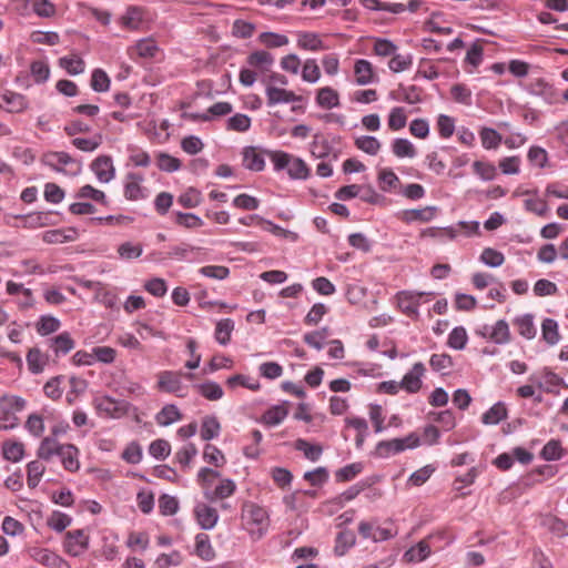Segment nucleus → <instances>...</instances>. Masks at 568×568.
I'll list each match as a JSON object with an SVG mask.
<instances>
[{"label": "nucleus", "mask_w": 568, "mask_h": 568, "mask_svg": "<svg viewBox=\"0 0 568 568\" xmlns=\"http://www.w3.org/2000/svg\"><path fill=\"white\" fill-rule=\"evenodd\" d=\"M243 518L246 519L247 525H254L255 528H250V535L254 540L261 539L268 528V514L266 509L254 504L247 503L243 507Z\"/></svg>", "instance_id": "f257e3e1"}, {"label": "nucleus", "mask_w": 568, "mask_h": 568, "mask_svg": "<svg viewBox=\"0 0 568 568\" xmlns=\"http://www.w3.org/2000/svg\"><path fill=\"white\" fill-rule=\"evenodd\" d=\"M419 443L420 439L415 433H412L404 438L382 440L376 445L374 455L376 457L387 458L393 454L404 452L406 448H416L419 446Z\"/></svg>", "instance_id": "f03ea898"}, {"label": "nucleus", "mask_w": 568, "mask_h": 568, "mask_svg": "<svg viewBox=\"0 0 568 568\" xmlns=\"http://www.w3.org/2000/svg\"><path fill=\"white\" fill-rule=\"evenodd\" d=\"M93 404L99 414L111 418H120L126 415L131 406L125 400H116L110 396L98 397Z\"/></svg>", "instance_id": "7ed1b4c3"}, {"label": "nucleus", "mask_w": 568, "mask_h": 568, "mask_svg": "<svg viewBox=\"0 0 568 568\" xmlns=\"http://www.w3.org/2000/svg\"><path fill=\"white\" fill-rule=\"evenodd\" d=\"M42 162L57 172H67L64 168L75 165L71 174L75 175L80 172V163L67 152H47L42 156Z\"/></svg>", "instance_id": "20e7f679"}, {"label": "nucleus", "mask_w": 568, "mask_h": 568, "mask_svg": "<svg viewBox=\"0 0 568 568\" xmlns=\"http://www.w3.org/2000/svg\"><path fill=\"white\" fill-rule=\"evenodd\" d=\"M433 295L426 292L402 291L396 294L398 308L410 317L418 316V305L423 296Z\"/></svg>", "instance_id": "39448f33"}, {"label": "nucleus", "mask_w": 568, "mask_h": 568, "mask_svg": "<svg viewBox=\"0 0 568 568\" xmlns=\"http://www.w3.org/2000/svg\"><path fill=\"white\" fill-rule=\"evenodd\" d=\"M27 108L28 101L24 95L7 89L0 90V109L10 113H19Z\"/></svg>", "instance_id": "423d86ee"}, {"label": "nucleus", "mask_w": 568, "mask_h": 568, "mask_svg": "<svg viewBox=\"0 0 568 568\" xmlns=\"http://www.w3.org/2000/svg\"><path fill=\"white\" fill-rule=\"evenodd\" d=\"M89 537L82 529H75L65 534L64 549L71 556H79L88 549Z\"/></svg>", "instance_id": "0eeeda50"}, {"label": "nucleus", "mask_w": 568, "mask_h": 568, "mask_svg": "<svg viewBox=\"0 0 568 568\" xmlns=\"http://www.w3.org/2000/svg\"><path fill=\"white\" fill-rule=\"evenodd\" d=\"M483 337H488L496 344H506L510 341V331L506 321L499 320L494 326L485 325L480 332Z\"/></svg>", "instance_id": "6e6552de"}, {"label": "nucleus", "mask_w": 568, "mask_h": 568, "mask_svg": "<svg viewBox=\"0 0 568 568\" xmlns=\"http://www.w3.org/2000/svg\"><path fill=\"white\" fill-rule=\"evenodd\" d=\"M91 170L102 183L110 182L115 175V169L111 156L100 155L91 163Z\"/></svg>", "instance_id": "1a4fd4ad"}, {"label": "nucleus", "mask_w": 568, "mask_h": 568, "mask_svg": "<svg viewBox=\"0 0 568 568\" xmlns=\"http://www.w3.org/2000/svg\"><path fill=\"white\" fill-rule=\"evenodd\" d=\"M194 514L197 524L204 530L214 528L219 520L217 510L206 504H197L194 508Z\"/></svg>", "instance_id": "9d476101"}, {"label": "nucleus", "mask_w": 568, "mask_h": 568, "mask_svg": "<svg viewBox=\"0 0 568 568\" xmlns=\"http://www.w3.org/2000/svg\"><path fill=\"white\" fill-rule=\"evenodd\" d=\"M158 387L160 390L182 396L180 394V392L182 390L181 373L172 371H164L160 373Z\"/></svg>", "instance_id": "9b49d317"}, {"label": "nucleus", "mask_w": 568, "mask_h": 568, "mask_svg": "<svg viewBox=\"0 0 568 568\" xmlns=\"http://www.w3.org/2000/svg\"><path fill=\"white\" fill-rule=\"evenodd\" d=\"M424 364L418 362L415 363L412 371L408 372L400 382V387L406 389L408 393H416L422 387L420 377L424 375Z\"/></svg>", "instance_id": "f8f14e48"}, {"label": "nucleus", "mask_w": 568, "mask_h": 568, "mask_svg": "<svg viewBox=\"0 0 568 568\" xmlns=\"http://www.w3.org/2000/svg\"><path fill=\"white\" fill-rule=\"evenodd\" d=\"M265 93L267 97L268 105H275L278 103H291L302 100V97L296 95L293 91L276 88L273 85H267Z\"/></svg>", "instance_id": "ddd939ff"}, {"label": "nucleus", "mask_w": 568, "mask_h": 568, "mask_svg": "<svg viewBox=\"0 0 568 568\" xmlns=\"http://www.w3.org/2000/svg\"><path fill=\"white\" fill-rule=\"evenodd\" d=\"M297 47L308 51H322L327 49L318 33L307 31L297 33Z\"/></svg>", "instance_id": "4468645a"}, {"label": "nucleus", "mask_w": 568, "mask_h": 568, "mask_svg": "<svg viewBox=\"0 0 568 568\" xmlns=\"http://www.w3.org/2000/svg\"><path fill=\"white\" fill-rule=\"evenodd\" d=\"M64 469L69 471H77L80 467L78 459L79 449L72 444H64L58 454Z\"/></svg>", "instance_id": "2eb2a0df"}, {"label": "nucleus", "mask_w": 568, "mask_h": 568, "mask_svg": "<svg viewBox=\"0 0 568 568\" xmlns=\"http://www.w3.org/2000/svg\"><path fill=\"white\" fill-rule=\"evenodd\" d=\"M126 179L128 182L124 185V196L131 201H136L145 197L143 189L141 186L143 176L136 173H129L126 175Z\"/></svg>", "instance_id": "dca6fc26"}, {"label": "nucleus", "mask_w": 568, "mask_h": 568, "mask_svg": "<svg viewBox=\"0 0 568 568\" xmlns=\"http://www.w3.org/2000/svg\"><path fill=\"white\" fill-rule=\"evenodd\" d=\"M355 81L358 85H366L374 81V69L369 61L359 59L354 64Z\"/></svg>", "instance_id": "f3484780"}, {"label": "nucleus", "mask_w": 568, "mask_h": 568, "mask_svg": "<svg viewBox=\"0 0 568 568\" xmlns=\"http://www.w3.org/2000/svg\"><path fill=\"white\" fill-rule=\"evenodd\" d=\"M50 348L57 356L65 355L74 348V341L69 332H63L55 337L49 339Z\"/></svg>", "instance_id": "a211bd4d"}, {"label": "nucleus", "mask_w": 568, "mask_h": 568, "mask_svg": "<svg viewBox=\"0 0 568 568\" xmlns=\"http://www.w3.org/2000/svg\"><path fill=\"white\" fill-rule=\"evenodd\" d=\"M195 554L205 561H211L215 558V550L213 549L210 537L206 534L201 532L196 535Z\"/></svg>", "instance_id": "6ab92c4d"}, {"label": "nucleus", "mask_w": 568, "mask_h": 568, "mask_svg": "<svg viewBox=\"0 0 568 568\" xmlns=\"http://www.w3.org/2000/svg\"><path fill=\"white\" fill-rule=\"evenodd\" d=\"M316 103L324 109H333L339 105L338 92L331 88L324 87L317 91Z\"/></svg>", "instance_id": "aec40b11"}, {"label": "nucleus", "mask_w": 568, "mask_h": 568, "mask_svg": "<svg viewBox=\"0 0 568 568\" xmlns=\"http://www.w3.org/2000/svg\"><path fill=\"white\" fill-rule=\"evenodd\" d=\"M243 165L251 171L260 172L265 166L264 158L256 152L255 148L247 146L243 151Z\"/></svg>", "instance_id": "412c9836"}, {"label": "nucleus", "mask_w": 568, "mask_h": 568, "mask_svg": "<svg viewBox=\"0 0 568 568\" xmlns=\"http://www.w3.org/2000/svg\"><path fill=\"white\" fill-rule=\"evenodd\" d=\"M64 444H60L54 437H44L38 448V457L43 460H50L52 456L59 454L60 448Z\"/></svg>", "instance_id": "4be33fe9"}, {"label": "nucleus", "mask_w": 568, "mask_h": 568, "mask_svg": "<svg viewBox=\"0 0 568 568\" xmlns=\"http://www.w3.org/2000/svg\"><path fill=\"white\" fill-rule=\"evenodd\" d=\"M507 417V408L503 402L493 405L481 417L485 425H496Z\"/></svg>", "instance_id": "5701e85b"}, {"label": "nucleus", "mask_w": 568, "mask_h": 568, "mask_svg": "<svg viewBox=\"0 0 568 568\" xmlns=\"http://www.w3.org/2000/svg\"><path fill=\"white\" fill-rule=\"evenodd\" d=\"M182 418V414L174 404L165 405L155 416V420L161 426H169Z\"/></svg>", "instance_id": "b1692460"}, {"label": "nucleus", "mask_w": 568, "mask_h": 568, "mask_svg": "<svg viewBox=\"0 0 568 568\" xmlns=\"http://www.w3.org/2000/svg\"><path fill=\"white\" fill-rule=\"evenodd\" d=\"M197 392L209 400H219L223 397L224 392L220 384L213 381H207L194 386Z\"/></svg>", "instance_id": "393cba45"}, {"label": "nucleus", "mask_w": 568, "mask_h": 568, "mask_svg": "<svg viewBox=\"0 0 568 568\" xmlns=\"http://www.w3.org/2000/svg\"><path fill=\"white\" fill-rule=\"evenodd\" d=\"M288 410L283 405H275L267 409L262 415V423H264L267 426H276L281 424L285 417L287 416Z\"/></svg>", "instance_id": "a878e982"}, {"label": "nucleus", "mask_w": 568, "mask_h": 568, "mask_svg": "<svg viewBox=\"0 0 568 568\" xmlns=\"http://www.w3.org/2000/svg\"><path fill=\"white\" fill-rule=\"evenodd\" d=\"M221 424L215 416H205L201 426V438L203 440H211L219 436Z\"/></svg>", "instance_id": "bb28decb"}, {"label": "nucleus", "mask_w": 568, "mask_h": 568, "mask_svg": "<svg viewBox=\"0 0 568 568\" xmlns=\"http://www.w3.org/2000/svg\"><path fill=\"white\" fill-rule=\"evenodd\" d=\"M436 211H437L436 206H426L424 209L407 210L404 212V220L406 222H412V221L429 222L434 219Z\"/></svg>", "instance_id": "cd10ccee"}, {"label": "nucleus", "mask_w": 568, "mask_h": 568, "mask_svg": "<svg viewBox=\"0 0 568 568\" xmlns=\"http://www.w3.org/2000/svg\"><path fill=\"white\" fill-rule=\"evenodd\" d=\"M392 151L397 158H414L416 156V149L413 143L403 138L395 139L392 143Z\"/></svg>", "instance_id": "c85d7f7f"}, {"label": "nucleus", "mask_w": 568, "mask_h": 568, "mask_svg": "<svg viewBox=\"0 0 568 568\" xmlns=\"http://www.w3.org/2000/svg\"><path fill=\"white\" fill-rule=\"evenodd\" d=\"M2 455L7 460L18 463L23 458L24 446L20 442H4Z\"/></svg>", "instance_id": "c756f323"}, {"label": "nucleus", "mask_w": 568, "mask_h": 568, "mask_svg": "<svg viewBox=\"0 0 568 568\" xmlns=\"http://www.w3.org/2000/svg\"><path fill=\"white\" fill-rule=\"evenodd\" d=\"M45 470L39 460H32L27 465V484L29 488H36Z\"/></svg>", "instance_id": "7c9ffc66"}, {"label": "nucleus", "mask_w": 568, "mask_h": 568, "mask_svg": "<svg viewBox=\"0 0 568 568\" xmlns=\"http://www.w3.org/2000/svg\"><path fill=\"white\" fill-rule=\"evenodd\" d=\"M59 65L71 75H78L84 71V61L78 55L60 58Z\"/></svg>", "instance_id": "2f4dec72"}, {"label": "nucleus", "mask_w": 568, "mask_h": 568, "mask_svg": "<svg viewBox=\"0 0 568 568\" xmlns=\"http://www.w3.org/2000/svg\"><path fill=\"white\" fill-rule=\"evenodd\" d=\"M355 145L361 151L369 154L376 155L381 150V142L372 135H363L355 139Z\"/></svg>", "instance_id": "473e14b6"}, {"label": "nucleus", "mask_w": 568, "mask_h": 568, "mask_svg": "<svg viewBox=\"0 0 568 568\" xmlns=\"http://www.w3.org/2000/svg\"><path fill=\"white\" fill-rule=\"evenodd\" d=\"M295 448L304 454V456L311 462H316L320 459L323 453V448L321 445L310 444L305 439H297L295 442Z\"/></svg>", "instance_id": "72a5a7b5"}, {"label": "nucleus", "mask_w": 568, "mask_h": 568, "mask_svg": "<svg viewBox=\"0 0 568 568\" xmlns=\"http://www.w3.org/2000/svg\"><path fill=\"white\" fill-rule=\"evenodd\" d=\"M234 329V322L231 318H224L217 322L215 327V339L221 345H226L231 339V333Z\"/></svg>", "instance_id": "f704fd0d"}, {"label": "nucleus", "mask_w": 568, "mask_h": 568, "mask_svg": "<svg viewBox=\"0 0 568 568\" xmlns=\"http://www.w3.org/2000/svg\"><path fill=\"white\" fill-rule=\"evenodd\" d=\"M542 338L549 344L555 345L559 342L560 335L558 324L552 318H545L541 324Z\"/></svg>", "instance_id": "c9c22d12"}, {"label": "nucleus", "mask_w": 568, "mask_h": 568, "mask_svg": "<svg viewBox=\"0 0 568 568\" xmlns=\"http://www.w3.org/2000/svg\"><path fill=\"white\" fill-rule=\"evenodd\" d=\"M159 48L153 39H142L130 49V53L134 51L141 58H154Z\"/></svg>", "instance_id": "e433bc0d"}, {"label": "nucleus", "mask_w": 568, "mask_h": 568, "mask_svg": "<svg viewBox=\"0 0 568 568\" xmlns=\"http://www.w3.org/2000/svg\"><path fill=\"white\" fill-rule=\"evenodd\" d=\"M332 151L331 143L321 134H315L311 143V153L317 159H324Z\"/></svg>", "instance_id": "4c0bfd02"}, {"label": "nucleus", "mask_w": 568, "mask_h": 568, "mask_svg": "<svg viewBox=\"0 0 568 568\" xmlns=\"http://www.w3.org/2000/svg\"><path fill=\"white\" fill-rule=\"evenodd\" d=\"M142 19V10L138 7H130L121 17V23L130 30H136L139 29Z\"/></svg>", "instance_id": "58836bf2"}, {"label": "nucleus", "mask_w": 568, "mask_h": 568, "mask_svg": "<svg viewBox=\"0 0 568 568\" xmlns=\"http://www.w3.org/2000/svg\"><path fill=\"white\" fill-rule=\"evenodd\" d=\"M287 173L291 179L305 180L310 175V169L307 168L304 160L300 158H292V161L287 168Z\"/></svg>", "instance_id": "ea45409f"}, {"label": "nucleus", "mask_w": 568, "mask_h": 568, "mask_svg": "<svg viewBox=\"0 0 568 568\" xmlns=\"http://www.w3.org/2000/svg\"><path fill=\"white\" fill-rule=\"evenodd\" d=\"M515 325L518 332L525 338L531 339L536 335V328L534 325V317L530 314H526L515 320Z\"/></svg>", "instance_id": "a19ab883"}, {"label": "nucleus", "mask_w": 568, "mask_h": 568, "mask_svg": "<svg viewBox=\"0 0 568 568\" xmlns=\"http://www.w3.org/2000/svg\"><path fill=\"white\" fill-rule=\"evenodd\" d=\"M72 518L59 510H55L47 519V525L57 532H62L71 525Z\"/></svg>", "instance_id": "79ce46f5"}, {"label": "nucleus", "mask_w": 568, "mask_h": 568, "mask_svg": "<svg viewBox=\"0 0 568 568\" xmlns=\"http://www.w3.org/2000/svg\"><path fill=\"white\" fill-rule=\"evenodd\" d=\"M61 326L60 321L51 315H43L39 318V322L37 323V332L42 335L47 336L51 333L57 332Z\"/></svg>", "instance_id": "37998d69"}, {"label": "nucleus", "mask_w": 568, "mask_h": 568, "mask_svg": "<svg viewBox=\"0 0 568 568\" xmlns=\"http://www.w3.org/2000/svg\"><path fill=\"white\" fill-rule=\"evenodd\" d=\"M355 535L352 531H341L336 537L334 551L337 556H343L355 544Z\"/></svg>", "instance_id": "c03bdc74"}, {"label": "nucleus", "mask_w": 568, "mask_h": 568, "mask_svg": "<svg viewBox=\"0 0 568 568\" xmlns=\"http://www.w3.org/2000/svg\"><path fill=\"white\" fill-rule=\"evenodd\" d=\"M430 554L429 545L426 541H419L416 546L408 549L404 557L407 561H422L428 557Z\"/></svg>", "instance_id": "a18cd8bd"}, {"label": "nucleus", "mask_w": 568, "mask_h": 568, "mask_svg": "<svg viewBox=\"0 0 568 568\" xmlns=\"http://www.w3.org/2000/svg\"><path fill=\"white\" fill-rule=\"evenodd\" d=\"M562 447L560 440H549L540 452V456L545 460H558L562 456Z\"/></svg>", "instance_id": "49530a36"}, {"label": "nucleus", "mask_w": 568, "mask_h": 568, "mask_svg": "<svg viewBox=\"0 0 568 568\" xmlns=\"http://www.w3.org/2000/svg\"><path fill=\"white\" fill-rule=\"evenodd\" d=\"M203 459L206 463L214 465L215 467H221L225 464V457L223 453L212 444H206L204 446Z\"/></svg>", "instance_id": "de8ad7c7"}, {"label": "nucleus", "mask_w": 568, "mask_h": 568, "mask_svg": "<svg viewBox=\"0 0 568 568\" xmlns=\"http://www.w3.org/2000/svg\"><path fill=\"white\" fill-rule=\"evenodd\" d=\"M274 59L272 54L267 51H254L247 57V63L251 67H260L262 69H267L272 65Z\"/></svg>", "instance_id": "09e8293b"}, {"label": "nucleus", "mask_w": 568, "mask_h": 568, "mask_svg": "<svg viewBox=\"0 0 568 568\" xmlns=\"http://www.w3.org/2000/svg\"><path fill=\"white\" fill-rule=\"evenodd\" d=\"M363 470L362 463H353L339 468L335 473V478L337 481L344 483L349 481L355 478Z\"/></svg>", "instance_id": "8fccbe9b"}, {"label": "nucleus", "mask_w": 568, "mask_h": 568, "mask_svg": "<svg viewBox=\"0 0 568 568\" xmlns=\"http://www.w3.org/2000/svg\"><path fill=\"white\" fill-rule=\"evenodd\" d=\"M468 341L466 329L462 326L455 327L449 336L447 344L454 349H464Z\"/></svg>", "instance_id": "3c124183"}, {"label": "nucleus", "mask_w": 568, "mask_h": 568, "mask_svg": "<svg viewBox=\"0 0 568 568\" xmlns=\"http://www.w3.org/2000/svg\"><path fill=\"white\" fill-rule=\"evenodd\" d=\"M407 116L405 110L400 106L393 108L388 115V128L392 131H398L405 128Z\"/></svg>", "instance_id": "603ef678"}, {"label": "nucleus", "mask_w": 568, "mask_h": 568, "mask_svg": "<svg viewBox=\"0 0 568 568\" xmlns=\"http://www.w3.org/2000/svg\"><path fill=\"white\" fill-rule=\"evenodd\" d=\"M227 130L246 132L251 128V118L243 113H236L227 120Z\"/></svg>", "instance_id": "864d4df0"}, {"label": "nucleus", "mask_w": 568, "mask_h": 568, "mask_svg": "<svg viewBox=\"0 0 568 568\" xmlns=\"http://www.w3.org/2000/svg\"><path fill=\"white\" fill-rule=\"evenodd\" d=\"M480 261L490 267H498L504 263L505 256L495 248L486 247L481 252Z\"/></svg>", "instance_id": "5fc2aeb1"}, {"label": "nucleus", "mask_w": 568, "mask_h": 568, "mask_svg": "<svg viewBox=\"0 0 568 568\" xmlns=\"http://www.w3.org/2000/svg\"><path fill=\"white\" fill-rule=\"evenodd\" d=\"M27 363L31 373H41L44 367V361L41 351L36 347L31 348L27 354Z\"/></svg>", "instance_id": "6e6d98bb"}, {"label": "nucleus", "mask_w": 568, "mask_h": 568, "mask_svg": "<svg viewBox=\"0 0 568 568\" xmlns=\"http://www.w3.org/2000/svg\"><path fill=\"white\" fill-rule=\"evenodd\" d=\"M78 199H91L101 204H108L106 196L104 192L94 189L92 185L87 184L83 185L77 193Z\"/></svg>", "instance_id": "4d7b16f0"}, {"label": "nucleus", "mask_w": 568, "mask_h": 568, "mask_svg": "<svg viewBox=\"0 0 568 568\" xmlns=\"http://www.w3.org/2000/svg\"><path fill=\"white\" fill-rule=\"evenodd\" d=\"M91 88L95 92H105L110 88V79L102 69H95L91 77Z\"/></svg>", "instance_id": "13d9d810"}, {"label": "nucleus", "mask_w": 568, "mask_h": 568, "mask_svg": "<svg viewBox=\"0 0 568 568\" xmlns=\"http://www.w3.org/2000/svg\"><path fill=\"white\" fill-rule=\"evenodd\" d=\"M480 139L485 149H497L501 142V135L494 129L483 128Z\"/></svg>", "instance_id": "bf43d9fd"}, {"label": "nucleus", "mask_w": 568, "mask_h": 568, "mask_svg": "<svg viewBox=\"0 0 568 568\" xmlns=\"http://www.w3.org/2000/svg\"><path fill=\"white\" fill-rule=\"evenodd\" d=\"M258 40L268 48H278L288 43L286 36L275 32H263L260 34Z\"/></svg>", "instance_id": "052dcab7"}, {"label": "nucleus", "mask_w": 568, "mask_h": 568, "mask_svg": "<svg viewBox=\"0 0 568 568\" xmlns=\"http://www.w3.org/2000/svg\"><path fill=\"white\" fill-rule=\"evenodd\" d=\"M321 78L320 68L314 59H307L304 62L302 79L310 83H315Z\"/></svg>", "instance_id": "680f3d73"}, {"label": "nucleus", "mask_w": 568, "mask_h": 568, "mask_svg": "<svg viewBox=\"0 0 568 568\" xmlns=\"http://www.w3.org/2000/svg\"><path fill=\"white\" fill-rule=\"evenodd\" d=\"M158 166L165 172H175L181 168V161L168 153L160 152L158 154Z\"/></svg>", "instance_id": "e2e57ef3"}, {"label": "nucleus", "mask_w": 568, "mask_h": 568, "mask_svg": "<svg viewBox=\"0 0 568 568\" xmlns=\"http://www.w3.org/2000/svg\"><path fill=\"white\" fill-rule=\"evenodd\" d=\"M413 63V59L410 54H396L392 55V59L388 62L389 69L395 72H402L407 70Z\"/></svg>", "instance_id": "0e129e2a"}, {"label": "nucleus", "mask_w": 568, "mask_h": 568, "mask_svg": "<svg viewBox=\"0 0 568 568\" xmlns=\"http://www.w3.org/2000/svg\"><path fill=\"white\" fill-rule=\"evenodd\" d=\"M36 560L41 565L52 568L59 567L63 564V559L60 556L48 549L39 550L36 555Z\"/></svg>", "instance_id": "69168bd1"}, {"label": "nucleus", "mask_w": 568, "mask_h": 568, "mask_svg": "<svg viewBox=\"0 0 568 568\" xmlns=\"http://www.w3.org/2000/svg\"><path fill=\"white\" fill-rule=\"evenodd\" d=\"M149 453L156 459H165L171 453V446L165 439H156L151 443Z\"/></svg>", "instance_id": "338daca9"}, {"label": "nucleus", "mask_w": 568, "mask_h": 568, "mask_svg": "<svg viewBox=\"0 0 568 568\" xmlns=\"http://www.w3.org/2000/svg\"><path fill=\"white\" fill-rule=\"evenodd\" d=\"M159 509L163 516H172L179 509V501L175 497L164 494L159 498Z\"/></svg>", "instance_id": "774afa93"}]
</instances>
